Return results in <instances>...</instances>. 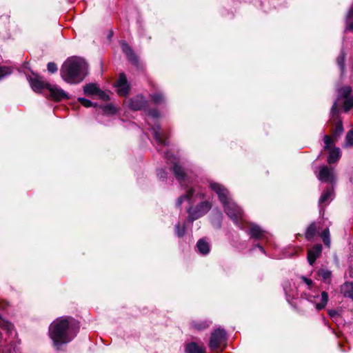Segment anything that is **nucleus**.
Segmentation results:
<instances>
[{
    "label": "nucleus",
    "mask_w": 353,
    "mask_h": 353,
    "mask_svg": "<svg viewBox=\"0 0 353 353\" xmlns=\"http://www.w3.org/2000/svg\"><path fill=\"white\" fill-rule=\"evenodd\" d=\"M48 334L57 349L70 343L76 336L72 319L63 316L56 319L50 325Z\"/></svg>",
    "instance_id": "1"
},
{
    "label": "nucleus",
    "mask_w": 353,
    "mask_h": 353,
    "mask_svg": "<svg viewBox=\"0 0 353 353\" xmlns=\"http://www.w3.org/2000/svg\"><path fill=\"white\" fill-rule=\"evenodd\" d=\"M210 188L214 191L222 203L224 210L228 216L240 228H244L245 219L241 208L238 206L231 199L230 193L221 184L212 182L210 184Z\"/></svg>",
    "instance_id": "2"
},
{
    "label": "nucleus",
    "mask_w": 353,
    "mask_h": 353,
    "mask_svg": "<svg viewBox=\"0 0 353 353\" xmlns=\"http://www.w3.org/2000/svg\"><path fill=\"white\" fill-rule=\"evenodd\" d=\"M87 73V63L80 57L68 59L63 63L60 71L61 78L69 83H78L82 81Z\"/></svg>",
    "instance_id": "3"
},
{
    "label": "nucleus",
    "mask_w": 353,
    "mask_h": 353,
    "mask_svg": "<svg viewBox=\"0 0 353 353\" xmlns=\"http://www.w3.org/2000/svg\"><path fill=\"white\" fill-rule=\"evenodd\" d=\"M212 205L208 201L201 202L194 209L189 208L188 212L189 214L188 221L192 222L194 220L199 219L206 214L211 208Z\"/></svg>",
    "instance_id": "4"
},
{
    "label": "nucleus",
    "mask_w": 353,
    "mask_h": 353,
    "mask_svg": "<svg viewBox=\"0 0 353 353\" xmlns=\"http://www.w3.org/2000/svg\"><path fill=\"white\" fill-rule=\"evenodd\" d=\"M324 148L329 150V156L327 157V162L329 163H334L336 162L341 157L340 150L338 148H332L333 144V139L330 137L325 135L323 139Z\"/></svg>",
    "instance_id": "5"
},
{
    "label": "nucleus",
    "mask_w": 353,
    "mask_h": 353,
    "mask_svg": "<svg viewBox=\"0 0 353 353\" xmlns=\"http://www.w3.org/2000/svg\"><path fill=\"white\" fill-rule=\"evenodd\" d=\"M225 341V332L217 329L211 334L209 345L212 350H218Z\"/></svg>",
    "instance_id": "6"
},
{
    "label": "nucleus",
    "mask_w": 353,
    "mask_h": 353,
    "mask_svg": "<svg viewBox=\"0 0 353 353\" xmlns=\"http://www.w3.org/2000/svg\"><path fill=\"white\" fill-rule=\"evenodd\" d=\"M84 93L88 96H97L99 99H101L103 101L109 100V96L101 90L97 84L94 83H89L84 86Z\"/></svg>",
    "instance_id": "7"
},
{
    "label": "nucleus",
    "mask_w": 353,
    "mask_h": 353,
    "mask_svg": "<svg viewBox=\"0 0 353 353\" xmlns=\"http://www.w3.org/2000/svg\"><path fill=\"white\" fill-rule=\"evenodd\" d=\"M195 192L196 190L192 188L187 190L186 194L178 199L176 201V205L179 207L181 206L183 201H187L188 203H190L192 202V200L194 201L197 197H199V199L204 198L203 193L200 192H197L196 193Z\"/></svg>",
    "instance_id": "8"
},
{
    "label": "nucleus",
    "mask_w": 353,
    "mask_h": 353,
    "mask_svg": "<svg viewBox=\"0 0 353 353\" xmlns=\"http://www.w3.org/2000/svg\"><path fill=\"white\" fill-rule=\"evenodd\" d=\"M117 92L120 96H126L128 94L130 86L125 75L123 73L120 74L118 81L115 84Z\"/></svg>",
    "instance_id": "9"
},
{
    "label": "nucleus",
    "mask_w": 353,
    "mask_h": 353,
    "mask_svg": "<svg viewBox=\"0 0 353 353\" xmlns=\"http://www.w3.org/2000/svg\"><path fill=\"white\" fill-rule=\"evenodd\" d=\"M307 299L312 303H316V308L318 310L323 309L328 301V295L325 292L321 293V297L319 296H311L309 295Z\"/></svg>",
    "instance_id": "10"
},
{
    "label": "nucleus",
    "mask_w": 353,
    "mask_h": 353,
    "mask_svg": "<svg viewBox=\"0 0 353 353\" xmlns=\"http://www.w3.org/2000/svg\"><path fill=\"white\" fill-rule=\"evenodd\" d=\"M318 179L324 182H332L334 180V170L327 166H323L320 168Z\"/></svg>",
    "instance_id": "11"
},
{
    "label": "nucleus",
    "mask_w": 353,
    "mask_h": 353,
    "mask_svg": "<svg viewBox=\"0 0 353 353\" xmlns=\"http://www.w3.org/2000/svg\"><path fill=\"white\" fill-rule=\"evenodd\" d=\"M248 234L251 237L255 239L267 238V232L254 223H248Z\"/></svg>",
    "instance_id": "12"
},
{
    "label": "nucleus",
    "mask_w": 353,
    "mask_h": 353,
    "mask_svg": "<svg viewBox=\"0 0 353 353\" xmlns=\"http://www.w3.org/2000/svg\"><path fill=\"white\" fill-rule=\"evenodd\" d=\"M46 88L50 91L51 97L56 101H60L67 97V94L64 90L55 85L47 84Z\"/></svg>",
    "instance_id": "13"
},
{
    "label": "nucleus",
    "mask_w": 353,
    "mask_h": 353,
    "mask_svg": "<svg viewBox=\"0 0 353 353\" xmlns=\"http://www.w3.org/2000/svg\"><path fill=\"white\" fill-rule=\"evenodd\" d=\"M322 251L321 245H316L312 249L308 250L307 260L309 263L312 265L316 259L319 256Z\"/></svg>",
    "instance_id": "14"
},
{
    "label": "nucleus",
    "mask_w": 353,
    "mask_h": 353,
    "mask_svg": "<svg viewBox=\"0 0 353 353\" xmlns=\"http://www.w3.org/2000/svg\"><path fill=\"white\" fill-rule=\"evenodd\" d=\"M145 103L142 96H137L131 99L129 103V107L134 110H138L144 108Z\"/></svg>",
    "instance_id": "15"
},
{
    "label": "nucleus",
    "mask_w": 353,
    "mask_h": 353,
    "mask_svg": "<svg viewBox=\"0 0 353 353\" xmlns=\"http://www.w3.org/2000/svg\"><path fill=\"white\" fill-rule=\"evenodd\" d=\"M29 82L32 90L37 92H41L43 88H46V85L48 84L37 77L30 78Z\"/></svg>",
    "instance_id": "16"
},
{
    "label": "nucleus",
    "mask_w": 353,
    "mask_h": 353,
    "mask_svg": "<svg viewBox=\"0 0 353 353\" xmlns=\"http://www.w3.org/2000/svg\"><path fill=\"white\" fill-rule=\"evenodd\" d=\"M185 353H205V348L203 345H199L196 343L192 342L187 344Z\"/></svg>",
    "instance_id": "17"
},
{
    "label": "nucleus",
    "mask_w": 353,
    "mask_h": 353,
    "mask_svg": "<svg viewBox=\"0 0 353 353\" xmlns=\"http://www.w3.org/2000/svg\"><path fill=\"white\" fill-rule=\"evenodd\" d=\"M121 48L123 52L126 54L128 59L133 62H137V58L136 56L134 54L131 48L124 41H122L121 43Z\"/></svg>",
    "instance_id": "18"
},
{
    "label": "nucleus",
    "mask_w": 353,
    "mask_h": 353,
    "mask_svg": "<svg viewBox=\"0 0 353 353\" xmlns=\"http://www.w3.org/2000/svg\"><path fill=\"white\" fill-rule=\"evenodd\" d=\"M0 326L2 329L6 330L8 334L10 336H16L17 334H16L15 330L13 328V325L10 323L3 320L1 316H0Z\"/></svg>",
    "instance_id": "19"
},
{
    "label": "nucleus",
    "mask_w": 353,
    "mask_h": 353,
    "mask_svg": "<svg viewBox=\"0 0 353 353\" xmlns=\"http://www.w3.org/2000/svg\"><path fill=\"white\" fill-rule=\"evenodd\" d=\"M341 292L345 296L349 297L353 300V283L346 282L341 286Z\"/></svg>",
    "instance_id": "20"
},
{
    "label": "nucleus",
    "mask_w": 353,
    "mask_h": 353,
    "mask_svg": "<svg viewBox=\"0 0 353 353\" xmlns=\"http://www.w3.org/2000/svg\"><path fill=\"white\" fill-rule=\"evenodd\" d=\"M198 251L202 254H206L210 251V246L204 239H200L196 244Z\"/></svg>",
    "instance_id": "21"
},
{
    "label": "nucleus",
    "mask_w": 353,
    "mask_h": 353,
    "mask_svg": "<svg viewBox=\"0 0 353 353\" xmlns=\"http://www.w3.org/2000/svg\"><path fill=\"white\" fill-rule=\"evenodd\" d=\"M173 170L177 179L180 181L181 183H182V181H183L185 178V173L183 170L177 163H174Z\"/></svg>",
    "instance_id": "22"
},
{
    "label": "nucleus",
    "mask_w": 353,
    "mask_h": 353,
    "mask_svg": "<svg viewBox=\"0 0 353 353\" xmlns=\"http://www.w3.org/2000/svg\"><path fill=\"white\" fill-rule=\"evenodd\" d=\"M152 131L154 134V139L157 140V141L161 145H166L167 143L165 140L164 139L163 135L160 131L159 128H152Z\"/></svg>",
    "instance_id": "23"
},
{
    "label": "nucleus",
    "mask_w": 353,
    "mask_h": 353,
    "mask_svg": "<svg viewBox=\"0 0 353 353\" xmlns=\"http://www.w3.org/2000/svg\"><path fill=\"white\" fill-rule=\"evenodd\" d=\"M332 192L331 189H327L325 192H324L319 199V203L323 204L325 203H328L332 200Z\"/></svg>",
    "instance_id": "24"
},
{
    "label": "nucleus",
    "mask_w": 353,
    "mask_h": 353,
    "mask_svg": "<svg viewBox=\"0 0 353 353\" xmlns=\"http://www.w3.org/2000/svg\"><path fill=\"white\" fill-rule=\"evenodd\" d=\"M345 30H353V8L350 9L346 19Z\"/></svg>",
    "instance_id": "25"
},
{
    "label": "nucleus",
    "mask_w": 353,
    "mask_h": 353,
    "mask_svg": "<svg viewBox=\"0 0 353 353\" xmlns=\"http://www.w3.org/2000/svg\"><path fill=\"white\" fill-rule=\"evenodd\" d=\"M343 131V128L342 123L341 121H339L336 123L335 129L333 132L334 139L336 140L341 136Z\"/></svg>",
    "instance_id": "26"
},
{
    "label": "nucleus",
    "mask_w": 353,
    "mask_h": 353,
    "mask_svg": "<svg viewBox=\"0 0 353 353\" xmlns=\"http://www.w3.org/2000/svg\"><path fill=\"white\" fill-rule=\"evenodd\" d=\"M321 236L325 245L327 247H330V231L328 229L324 230L321 234Z\"/></svg>",
    "instance_id": "27"
},
{
    "label": "nucleus",
    "mask_w": 353,
    "mask_h": 353,
    "mask_svg": "<svg viewBox=\"0 0 353 353\" xmlns=\"http://www.w3.org/2000/svg\"><path fill=\"white\" fill-rule=\"evenodd\" d=\"M316 228L314 223H312L307 229L305 232V236L307 239H310L312 238L316 233Z\"/></svg>",
    "instance_id": "28"
},
{
    "label": "nucleus",
    "mask_w": 353,
    "mask_h": 353,
    "mask_svg": "<svg viewBox=\"0 0 353 353\" xmlns=\"http://www.w3.org/2000/svg\"><path fill=\"white\" fill-rule=\"evenodd\" d=\"M12 72V68L7 66L0 67V79L9 75Z\"/></svg>",
    "instance_id": "29"
},
{
    "label": "nucleus",
    "mask_w": 353,
    "mask_h": 353,
    "mask_svg": "<svg viewBox=\"0 0 353 353\" xmlns=\"http://www.w3.org/2000/svg\"><path fill=\"white\" fill-rule=\"evenodd\" d=\"M352 89L350 86H345L339 90L340 97L347 98L351 93Z\"/></svg>",
    "instance_id": "30"
},
{
    "label": "nucleus",
    "mask_w": 353,
    "mask_h": 353,
    "mask_svg": "<svg viewBox=\"0 0 353 353\" xmlns=\"http://www.w3.org/2000/svg\"><path fill=\"white\" fill-rule=\"evenodd\" d=\"M319 275L322 277L325 282H327L330 279L331 272L327 270L322 269L319 271Z\"/></svg>",
    "instance_id": "31"
},
{
    "label": "nucleus",
    "mask_w": 353,
    "mask_h": 353,
    "mask_svg": "<svg viewBox=\"0 0 353 353\" xmlns=\"http://www.w3.org/2000/svg\"><path fill=\"white\" fill-rule=\"evenodd\" d=\"M353 145V129L350 130L345 137V147H350Z\"/></svg>",
    "instance_id": "32"
},
{
    "label": "nucleus",
    "mask_w": 353,
    "mask_h": 353,
    "mask_svg": "<svg viewBox=\"0 0 353 353\" xmlns=\"http://www.w3.org/2000/svg\"><path fill=\"white\" fill-rule=\"evenodd\" d=\"M337 64L339 66L341 72L343 73L345 70V54L342 52L337 58Z\"/></svg>",
    "instance_id": "33"
},
{
    "label": "nucleus",
    "mask_w": 353,
    "mask_h": 353,
    "mask_svg": "<svg viewBox=\"0 0 353 353\" xmlns=\"http://www.w3.org/2000/svg\"><path fill=\"white\" fill-rule=\"evenodd\" d=\"M353 106V99L350 97L345 98L343 108L345 111H348Z\"/></svg>",
    "instance_id": "34"
},
{
    "label": "nucleus",
    "mask_w": 353,
    "mask_h": 353,
    "mask_svg": "<svg viewBox=\"0 0 353 353\" xmlns=\"http://www.w3.org/2000/svg\"><path fill=\"white\" fill-rule=\"evenodd\" d=\"M102 108H103V111L105 114H112L116 112V108L114 107V105H112L111 104L105 105Z\"/></svg>",
    "instance_id": "35"
},
{
    "label": "nucleus",
    "mask_w": 353,
    "mask_h": 353,
    "mask_svg": "<svg viewBox=\"0 0 353 353\" xmlns=\"http://www.w3.org/2000/svg\"><path fill=\"white\" fill-rule=\"evenodd\" d=\"M192 326L199 330H203L208 326L206 322H192Z\"/></svg>",
    "instance_id": "36"
},
{
    "label": "nucleus",
    "mask_w": 353,
    "mask_h": 353,
    "mask_svg": "<svg viewBox=\"0 0 353 353\" xmlns=\"http://www.w3.org/2000/svg\"><path fill=\"white\" fill-rule=\"evenodd\" d=\"M152 100L156 103H160L163 101V96L161 93H155L152 96Z\"/></svg>",
    "instance_id": "37"
},
{
    "label": "nucleus",
    "mask_w": 353,
    "mask_h": 353,
    "mask_svg": "<svg viewBox=\"0 0 353 353\" xmlns=\"http://www.w3.org/2000/svg\"><path fill=\"white\" fill-rule=\"evenodd\" d=\"M79 101L85 108L91 107L93 105V103L91 101L84 99V98H79Z\"/></svg>",
    "instance_id": "38"
},
{
    "label": "nucleus",
    "mask_w": 353,
    "mask_h": 353,
    "mask_svg": "<svg viewBox=\"0 0 353 353\" xmlns=\"http://www.w3.org/2000/svg\"><path fill=\"white\" fill-rule=\"evenodd\" d=\"M176 233L179 237L183 236L185 234V228L183 226L181 228L180 225L177 224L176 225Z\"/></svg>",
    "instance_id": "39"
},
{
    "label": "nucleus",
    "mask_w": 353,
    "mask_h": 353,
    "mask_svg": "<svg viewBox=\"0 0 353 353\" xmlns=\"http://www.w3.org/2000/svg\"><path fill=\"white\" fill-rule=\"evenodd\" d=\"M48 70L51 73H54L57 71V66L54 63L50 62L48 64Z\"/></svg>",
    "instance_id": "40"
},
{
    "label": "nucleus",
    "mask_w": 353,
    "mask_h": 353,
    "mask_svg": "<svg viewBox=\"0 0 353 353\" xmlns=\"http://www.w3.org/2000/svg\"><path fill=\"white\" fill-rule=\"evenodd\" d=\"M149 116H150L152 119H155L158 117L159 112L156 110H152L149 112Z\"/></svg>",
    "instance_id": "41"
},
{
    "label": "nucleus",
    "mask_w": 353,
    "mask_h": 353,
    "mask_svg": "<svg viewBox=\"0 0 353 353\" xmlns=\"http://www.w3.org/2000/svg\"><path fill=\"white\" fill-rule=\"evenodd\" d=\"M302 279L303 281L308 285L310 286L312 283V281L311 279H307L306 277H302Z\"/></svg>",
    "instance_id": "42"
},
{
    "label": "nucleus",
    "mask_w": 353,
    "mask_h": 353,
    "mask_svg": "<svg viewBox=\"0 0 353 353\" xmlns=\"http://www.w3.org/2000/svg\"><path fill=\"white\" fill-rule=\"evenodd\" d=\"M337 111V104H336V102H335L332 107V109H331V112H332V114H334Z\"/></svg>",
    "instance_id": "43"
},
{
    "label": "nucleus",
    "mask_w": 353,
    "mask_h": 353,
    "mask_svg": "<svg viewBox=\"0 0 353 353\" xmlns=\"http://www.w3.org/2000/svg\"><path fill=\"white\" fill-rule=\"evenodd\" d=\"M336 313V311H334V310H331V311L329 312V314L331 316H333Z\"/></svg>",
    "instance_id": "44"
},
{
    "label": "nucleus",
    "mask_w": 353,
    "mask_h": 353,
    "mask_svg": "<svg viewBox=\"0 0 353 353\" xmlns=\"http://www.w3.org/2000/svg\"><path fill=\"white\" fill-rule=\"evenodd\" d=\"M259 249H260V250H261V252H264V250H263V248L262 247L259 246Z\"/></svg>",
    "instance_id": "45"
}]
</instances>
